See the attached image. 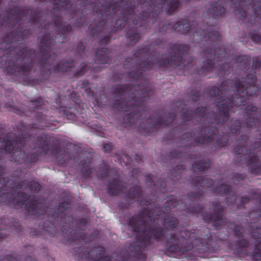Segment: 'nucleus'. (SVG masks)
Segmentation results:
<instances>
[{
  "instance_id": "9d476101",
  "label": "nucleus",
  "mask_w": 261,
  "mask_h": 261,
  "mask_svg": "<svg viewBox=\"0 0 261 261\" xmlns=\"http://www.w3.org/2000/svg\"><path fill=\"white\" fill-rule=\"evenodd\" d=\"M104 259H102L101 258H99L98 259H97L96 261H102V260H103Z\"/></svg>"
},
{
  "instance_id": "ddd939ff",
  "label": "nucleus",
  "mask_w": 261,
  "mask_h": 261,
  "mask_svg": "<svg viewBox=\"0 0 261 261\" xmlns=\"http://www.w3.org/2000/svg\"><path fill=\"white\" fill-rule=\"evenodd\" d=\"M252 89H256V87H254V86H253V87H252Z\"/></svg>"
},
{
  "instance_id": "f8f14e48",
  "label": "nucleus",
  "mask_w": 261,
  "mask_h": 261,
  "mask_svg": "<svg viewBox=\"0 0 261 261\" xmlns=\"http://www.w3.org/2000/svg\"><path fill=\"white\" fill-rule=\"evenodd\" d=\"M105 259L106 260L105 261L109 260V258H105Z\"/></svg>"
},
{
  "instance_id": "1a4fd4ad",
  "label": "nucleus",
  "mask_w": 261,
  "mask_h": 261,
  "mask_svg": "<svg viewBox=\"0 0 261 261\" xmlns=\"http://www.w3.org/2000/svg\"><path fill=\"white\" fill-rule=\"evenodd\" d=\"M3 185L2 183H0V190L3 188Z\"/></svg>"
},
{
  "instance_id": "f03ea898",
  "label": "nucleus",
  "mask_w": 261,
  "mask_h": 261,
  "mask_svg": "<svg viewBox=\"0 0 261 261\" xmlns=\"http://www.w3.org/2000/svg\"><path fill=\"white\" fill-rule=\"evenodd\" d=\"M213 11L216 15H219L224 13L225 10L223 8L219 6V7H217L214 8Z\"/></svg>"
},
{
  "instance_id": "39448f33",
  "label": "nucleus",
  "mask_w": 261,
  "mask_h": 261,
  "mask_svg": "<svg viewBox=\"0 0 261 261\" xmlns=\"http://www.w3.org/2000/svg\"><path fill=\"white\" fill-rule=\"evenodd\" d=\"M177 223V220L174 218L172 219V220L170 221V223L169 224V226L170 227H173Z\"/></svg>"
},
{
  "instance_id": "f257e3e1",
  "label": "nucleus",
  "mask_w": 261,
  "mask_h": 261,
  "mask_svg": "<svg viewBox=\"0 0 261 261\" xmlns=\"http://www.w3.org/2000/svg\"><path fill=\"white\" fill-rule=\"evenodd\" d=\"M13 144L10 141H7L5 142H0V149L2 150H5L10 152L12 149Z\"/></svg>"
},
{
  "instance_id": "20e7f679",
  "label": "nucleus",
  "mask_w": 261,
  "mask_h": 261,
  "mask_svg": "<svg viewBox=\"0 0 261 261\" xmlns=\"http://www.w3.org/2000/svg\"><path fill=\"white\" fill-rule=\"evenodd\" d=\"M226 104V102L225 103L222 104V111L223 112V113L224 115H225L226 113L227 112V110L228 109H229V108L227 106H225Z\"/></svg>"
},
{
  "instance_id": "6e6552de",
  "label": "nucleus",
  "mask_w": 261,
  "mask_h": 261,
  "mask_svg": "<svg viewBox=\"0 0 261 261\" xmlns=\"http://www.w3.org/2000/svg\"><path fill=\"white\" fill-rule=\"evenodd\" d=\"M0 202H6V201L5 200H3V198H2L1 199H0Z\"/></svg>"
},
{
  "instance_id": "7ed1b4c3",
  "label": "nucleus",
  "mask_w": 261,
  "mask_h": 261,
  "mask_svg": "<svg viewBox=\"0 0 261 261\" xmlns=\"http://www.w3.org/2000/svg\"><path fill=\"white\" fill-rule=\"evenodd\" d=\"M177 61L178 62L180 60V57H177L176 59L174 58L173 59H172V60L170 62H168V64H171L175 65H179V64L177 63Z\"/></svg>"
},
{
  "instance_id": "9b49d317",
  "label": "nucleus",
  "mask_w": 261,
  "mask_h": 261,
  "mask_svg": "<svg viewBox=\"0 0 261 261\" xmlns=\"http://www.w3.org/2000/svg\"><path fill=\"white\" fill-rule=\"evenodd\" d=\"M251 87H250L249 89L248 90L247 93H250V90L251 89Z\"/></svg>"
},
{
  "instance_id": "0eeeda50",
  "label": "nucleus",
  "mask_w": 261,
  "mask_h": 261,
  "mask_svg": "<svg viewBox=\"0 0 261 261\" xmlns=\"http://www.w3.org/2000/svg\"><path fill=\"white\" fill-rule=\"evenodd\" d=\"M256 13L259 15V14H260L261 15V5L259 6V8H258V10H256Z\"/></svg>"
},
{
  "instance_id": "423d86ee",
  "label": "nucleus",
  "mask_w": 261,
  "mask_h": 261,
  "mask_svg": "<svg viewBox=\"0 0 261 261\" xmlns=\"http://www.w3.org/2000/svg\"><path fill=\"white\" fill-rule=\"evenodd\" d=\"M208 164H205V165H204V166H202V167H201L200 166L199 168H198V169L199 170H203L205 168H206L207 167H208Z\"/></svg>"
}]
</instances>
